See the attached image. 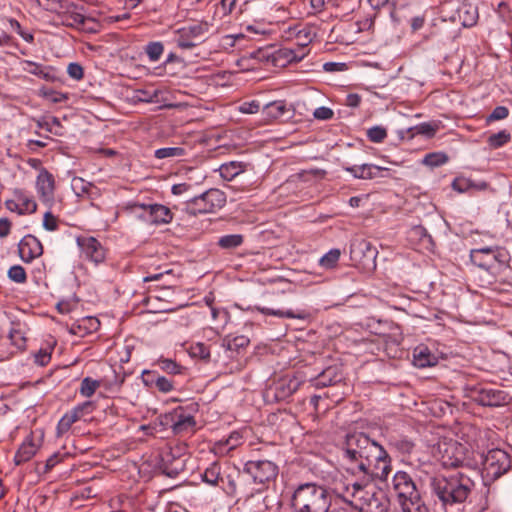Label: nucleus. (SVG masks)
I'll return each instance as SVG.
<instances>
[{
	"instance_id": "nucleus-1",
	"label": "nucleus",
	"mask_w": 512,
	"mask_h": 512,
	"mask_svg": "<svg viewBox=\"0 0 512 512\" xmlns=\"http://www.w3.org/2000/svg\"><path fill=\"white\" fill-rule=\"evenodd\" d=\"M346 470L355 477L364 475L388 476L391 461L386 450L362 432L345 436L340 447Z\"/></svg>"
},
{
	"instance_id": "nucleus-2",
	"label": "nucleus",
	"mask_w": 512,
	"mask_h": 512,
	"mask_svg": "<svg viewBox=\"0 0 512 512\" xmlns=\"http://www.w3.org/2000/svg\"><path fill=\"white\" fill-rule=\"evenodd\" d=\"M387 476L364 475L348 483L338 497L360 512H388L390 501L385 492L373 482L386 480Z\"/></svg>"
},
{
	"instance_id": "nucleus-3",
	"label": "nucleus",
	"mask_w": 512,
	"mask_h": 512,
	"mask_svg": "<svg viewBox=\"0 0 512 512\" xmlns=\"http://www.w3.org/2000/svg\"><path fill=\"white\" fill-rule=\"evenodd\" d=\"M474 487L475 482L462 472L438 474L429 479L431 494L444 509L465 503Z\"/></svg>"
},
{
	"instance_id": "nucleus-4",
	"label": "nucleus",
	"mask_w": 512,
	"mask_h": 512,
	"mask_svg": "<svg viewBox=\"0 0 512 512\" xmlns=\"http://www.w3.org/2000/svg\"><path fill=\"white\" fill-rule=\"evenodd\" d=\"M331 496L323 485L308 482L298 485L291 497L294 512H330Z\"/></svg>"
},
{
	"instance_id": "nucleus-5",
	"label": "nucleus",
	"mask_w": 512,
	"mask_h": 512,
	"mask_svg": "<svg viewBox=\"0 0 512 512\" xmlns=\"http://www.w3.org/2000/svg\"><path fill=\"white\" fill-rule=\"evenodd\" d=\"M511 457L502 449L495 448L489 450L483 457L482 472L485 481H495L506 474L511 468ZM486 491L484 493V502L481 503L480 512L486 511L490 506V497L494 498L496 488L485 482Z\"/></svg>"
},
{
	"instance_id": "nucleus-6",
	"label": "nucleus",
	"mask_w": 512,
	"mask_h": 512,
	"mask_svg": "<svg viewBox=\"0 0 512 512\" xmlns=\"http://www.w3.org/2000/svg\"><path fill=\"white\" fill-rule=\"evenodd\" d=\"M470 259L481 269L495 273L508 267L509 253L499 247H483L472 249Z\"/></svg>"
},
{
	"instance_id": "nucleus-7",
	"label": "nucleus",
	"mask_w": 512,
	"mask_h": 512,
	"mask_svg": "<svg viewBox=\"0 0 512 512\" xmlns=\"http://www.w3.org/2000/svg\"><path fill=\"white\" fill-rule=\"evenodd\" d=\"M225 203L226 196L224 192L219 189L212 188L187 200L184 210L193 216H196L197 214L214 213L221 209Z\"/></svg>"
},
{
	"instance_id": "nucleus-8",
	"label": "nucleus",
	"mask_w": 512,
	"mask_h": 512,
	"mask_svg": "<svg viewBox=\"0 0 512 512\" xmlns=\"http://www.w3.org/2000/svg\"><path fill=\"white\" fill-rule=\"evenodd\" d=\"M377 248L367 239L355 238L350 245V259L353 265L364 272L376 269Z\"/></svg>"
},
{
	"instance_id": "nucleus-9",
	"label": "nucleus",
	"mask_w": 512,
	"mask_h": 512,
	"mask_svg": "<svg viewBox=\"0 0 512 512\" xmlns=\"http://www.w3.org/2000/svg\"><path fill=\"white\" fill-rule=\"evenodd\" d=\"M212 28L207 21H199L177 31L176 44L181 49H192L204 42Z\"/></svg>"
},
{
	"instance_id": "nucleus-10",
	"label": "nucleus",
	"mask_w": 512,
	"mask_h": 512,
	"mask_svg": "<svg viewBox=\"0 0 512 512\" xmlns=\"http://www.w3.org/2000/svg\"><path fill=\"white\" fill-rule=\"evenodd\" d=\"M471 397L479 405L487 407L505 406L512 400L507 391L489 387H474L471 390Z\"/></svg>"
},
{
	"instance_id": "nucleus-11",
	"label": "nucleus",
	"mask_w": 512,
	"mask_h": 512,
	"mask_svg": "<svg viewBox=\"0 0 512 512\" xmlns=\"http://www.w3.org/2000/svg\"><path fill=\"white\" fill-rule=\"evenodd\" d=\"M130 208L134 212L137 209L143 210V212L139 214V217L150 224H168L173 219V213L171 210L162 204L134 203L130 206Z\"/></svg>"
},
{
	"instance_id": "nucleus-12",
	"label": "nucleus",
	"mask_w": 512,
	"mask_h": 512,
	"mask_svg": "<svg viewBox=\"0 0 512 512\" xmlns=\"http://www.w3.org/2000/svg\"><path fill=\"white\" fill-rule=\"evenodd\" d=\"M437 451L441 464L446 468H456L465 460L464 447L457 441H440Z\"/></svg>"
},
{
	"instance_id": "nucleus-13",
	"label": "nucleus",
	"mask_w": 512,
	"mask_h": 512,
	"mask_svg": "<svg viewBox=\"0 0 512 512\" xmlns=\"http://www.w3.org/2000/svg\"><path fill=\"white\" fill-rule=\"evenodd\" d=\"M243 472L251 476L254 483L265 484L276 478L278 467L269 460L248 461Z\"/></svg>"
},
{
	"instance_id": "nucleus-14",
	"label": "nucleus",
	"mask_w": 512,
	"mask_h": 512,
	"mask_svg": "<svg viewBox=\"0 0 512 512\" xmlns=\"http://www.w3.org/2000/svg\"><path fill=\"white\" fill-rule=\"evenodd\" d=\"M392 489L395 492L400 505L420 496L413 479L404 471H398L394 474L392 479Z\"/></svg>"
},
{
	"instance_id": "nucleus-15",
	"label": "nucleus",
	"mask_w": 512,
	"mask_h": 512,
	"mask_svg": "<svg viewBox=\"0 0 512 512\" xmlns=\"http://www.w3.org/2000/svg\"><path fill=\"white\" fill-rule=\"evenodd\" d=\"M390 445L401 455L402 460L413 467H420L424 461L416 444L407 437L393 438Z\"/></svg>"
},
{
	"instance_id": "nucleus-16",
	"label": "nucleus",
	"mask_w": 512,
	"mask_h": 512,
	"mask_svg": "<svg viewBox=\"0 0 512 512\" xmlns=\"http://www.w3.org/2000/svg\"><path fill=\"white\" fill-rule=\"evenodd\" d=\"M301 384L297 377H283L268 388L267 397H272L276 402L285 401L299 389Z\"/></svg>"
},
{
	"instance_id": "nucleus-17",
	"label": "nucleus",
	"mask_w": 512,
	"mask_h": 512,
	"mask_svg": "<svg viewBox=\"0 0 512 512\" xmlns=\"http://www.w3.org/2000/svg\"><path fill=\"white\" fill-rule=\"evenodd\" d=\"M166 418L170 419L172 431L176 435L191 433L195 430L194 416L187 413L183 407L175 408Z\"/></svg>"
},
{
	"instance_id": "nucleus-18",
	"label": "nucleus",
	"mask_w": 512,
	"mask_h": 512,
	"mask_svg": "<svg viewBox=\"0 0 512 512\" xmlns=\"http://www.w3.org/2000/svg\"><path fill=\"white\" fill-rule=\"evenodd\" d=\"M77 244L87 259L98 264L105 259V249L94 237H78Z\"/></svg>"
},
{
	"instance_id": "nucleus-19",
	"label": "nucleus",
	"mask_w": 512,
	"mask_h": 512,
	"mask_svg": "<svg viewBox=\"0 0 512 512\" xmlns=\"http://www.w3.org/2000/svg\"><path fill=\"white\" fill-rule=\"evenodd\" d=\"M18 252L24 262H31L43 254V246L38 238L33 235L24 236L19 245Z\"/></svg>"
},
{
	"instance_id": "nucleus-20",
	"label": "nucleus",
	"mask_w": 512,
	"mask_h": 512,
	"mask_svg": "<svg viewBox=\"0 0 512 512\" xmlns=\"http://www.w3.org/2000/svg\"><path fill=\"white\" fill-rule=\"evenodd\" d=\"M36 189L43 202H51L54 198V176L47 170L41 169L36 179Z\"/></svg>"
},
{
	"instance_id": "nucleus-21",
	"label": "nucleus",
	"mask_w": 512,
	"mask_h": 512,
	"mask_svg": "<svg viewBox=\"0 0 512 512\" xmlns=\"http://www.w3.org/2000/svg\"><path fill=\"white\" fill-rule=\"evenodd\" d=\"M456 19L463 27L469 28L475 26L479 19L477 6L469 2H462L456 10V16L453 18L454 21Z\"/></svg>"
},
{
	"instance_id": "nucleus-22",
	"label": "nucleus",
	"mask_w": 512,
	"mask_h": 512,
	"mask_svg": "<svg viewBox=\"0 0 512 512\" xmlns=\"http://www.w3.org/2000/svg\"><path fill=\"white\" fill-rule=\"evenodd\" d=\"M342 380V373L337 366H329L313 379L316 388L334 385Z\"/></svg>"
},
{
	"instance_id": "nucleus-23",
	"label": "nucleus",
	"mask_w": 512,
	"mask_h": 512,
	"mask_svg": "<svg viewBox=\"0 0 512 512\" xmlns=\"http://www.w3.org/2000/svg\"><path fill=\"white\" fill-rule=\"evenodd\" d=\"M143 376L147 385H154L162 393H169L174 389L172 380L157 374L155 371H144Z\"/></svg>"
},
{
	"instance_id": "nucleus-24",
	"label": "nucleus",
	"mask_w": 512,
	"mask_h": 512,
	"mask_svg": "<svg viewBox=\"0 0 512 512\" xmlns=\"http://www.w3.org/2000/svg\"><path fill=\"white\" fill-rule=\"evenodd\" d=\"M409 240L412 242L418 241L422 248L430 250L434 247L432 236L427 232L426 228L422 225L413 226L409 231Z\"/></svg>"
},
{
	"instance_id": "nucleus-25",
	"label": "nucleus",
	"mask_w": 512,
	"mask_h": 512,
	"mask_svg": "<svg viewBox=\"0 0 512 512\" xmlns=\"http://www.w3.org/2000/svg\"><path fill=\"white\" fill-rule=\"evenodd\" d=\"M307 44H302L298 47L297 50L291 48H282L279 49L273 56V61H277L280 59L285 60L287 63L298 62L301 61L306 52L304 51Z\"/></svg>"
},
{
	"instance_id": "nucleus-26",
	"label": "nucleus",
	"mask_w": 512,
	"mask_h": 512,
	"mask_svg": "<svg viewBox=\"0 0 512 512\" xmlns=\"http://www.w3.org/2000/svg\"><path fill=\"white\" fill-rule=\"evenodd\" d=\"M242 436L239 432H232L225 440H219L214 443L213 450L216 454L224 455L235 449L241 443Z\"/></svg>"
},
{
	"instance_id": "nucleus-27",
	"label": "nucleus",
	"mask_w": 512,
	"mask_h": 512,
	"mask_svg": "<svg viewBox=\"0 0 512 512\" xmlns=\"http://www.w3.org/2000/svg\"><path fill=\"white\" fill-rule=\"evenodd\" d=\"M246 166L245 163L240 161H230L222 164L218 171L224 180L231 181L240 173H243L246 170Z\"/></svg>"
},
{
	"instance_id": "nucleus-28",
	"label": "nucleus",
	"mask_w": 512,
	"mask_h": 512,
	"mask_svg": "<svg viewBox=\"0 0 512 512\" xmlns=\"http://www.w3.org/2000/svg\"><path fill=\"white\" fill-rule=\"evenodd\" d=\"M37 451V446L33 442L32 439H27L22 443V445L17 450L14 456V462L16 465H21L27 461H29Z\"/></svg>"
},
{
	"instance_id": "nucleus-29",
	"label": "nucleus",
	"mask_w": 512,
	"mask_h": 512,
	"mask_svg": "<svg viewBox=\"0 0 512 512\" xmlns=\"http://www.w3.org/2000/svg\"><path fill=\"white\" fill-rule=\"evenodd\" d=\"M14 198L19 202L22 214L34 213L37 209V204L32 196L23 190L16 188L13 190Z\"/></svg>"
},
{
	"instance_id": "nucleus-30",
	"label": "nucleus",
	"mask_w": 512,
	"mask_h": 512,
	"mask_svg": "<svg viewBox=\"0 0 512 512\" xmlns=\"http://www.w3.org/2000/svg\"><path fill=\"white\" fill-rule=\"evenodd\" d=\"M414 364L419 368L429 367L435 364L436 358L427 347H417L414 350Z\"/></svg>"
},
{
	"instance_id": "nucleus-31",
	"label": "nucleus",
	"mask_w": 512,
	"mask_h": 512,
	"mask_svg": "<svg viewBox=\"0 0 512 512\" xmlns=\"http://www.w3.org/2000/svg\"><path fill=\"white\" fill-rule=\"evenodd\" d=\"M256 309L264 315H272L279 318H290V319H305L307 317V313L305 311L294 312L292 310H281V309H272L267 307H259Z\"/></svg>"
},
{
	"instance_id": "nucleus-32",
	"label": "nucleus",
	"mask_w": 512,
	"mask_h": 512,
	"mask_svg": "<svg viewBox=\"0 0 512 512\" xmlns=\"http://www.w3.org/2000/svg\"><path fill=\"white\" fill-rule=\"evenodd\" d=\"M78 8V5L71 0H54L52 6L48 7V11L64 18L67 14L72 13V10Z\"/></svg>"
},
{
	"instance_id": "nucleus-33",
	"label": "nucleus",
	"mask_w": 512,
	"mask_h": 512,
	"mask_svg": "<svg viewBox=\"0 0 512 512\" xmlns=\"http://www.w3.org/2000/svg\"><path fill=\"white\" fill-rule=\"evenodd\" d=\"M8 337L11 341V344L18 350H24L26 348L25 332L19 323H12Z\"/></svg>"
},
{
	"instance_id": "nucleus-34",
	"label": "nucleus",
	"mask_w": 512,
	"mask_h": 512,
	"mask_svg": "<svg viewBox=\"0 0 512 512\" xmlns=\"http://www.w3.org/2000/svg\"><path fill=\"white\" fill-rule=\"evenodd\" d=\"M154 366H157L163 372L172 375H180L184 371V367L179 365L172 359L160 357L155 363Z\"/></svg>"
},
{
	"instance_id": "nucleus-35",
	"label": "nucleus",
	"mask_w": 512,
	"mask_h": 512,
	"mask_svg": "<svg viewBox=\"0 0 512 512\" xmlns=\"http://www.w3.org/2000/svg\"><path fill=\"white\" fill-rule=\"evenodd\" d=\"M439 126L436 123L423 122L414 127L408 129V132L411 134V137L415 135H424L427 138H431L437 132Z\"/></svg>"
},
{
	"instance_id": "nucleus-36",
	"label": "nucleus",
	"mask_w": 512,
	"mask_h": 512,
	"mask_svg": "<svg viewBox=\"0 0 512 512\" xmlns=\"http://www.w3.org/2000/svg\"><path fill=\"white\" fill-rule=\"evenodd\" d=\"M250 343V339L247 336L239 335L233 338L226 337L223 340V347L230 351L240 352L241 349H245Z\"/></svg>"
},
{
	"instance_id": "nucleus-37",
	"label": "nucleus",
	"mask_w": 512,
	"mask_h": 512,
	"mask_svg": "<svg viewBox=\"0 0 512 512\" xmlns=\"http://www.w3.org/2000/svg\"><path fill=\"white\" fill-rule=\"evenodd\" d=\"M80 419L81 417H79L73 409L68 411L62 416V418L58 422L57 434L62 435L68 432L71 426Z\"/></svg>"
},
{
	"instance_id": "nucleus-38",
	"label": "nucleus",
	"mask_w": 512,
	"mask_h": 512,
	"mask_svg": "<svg viewBox=\"0 0 512 512\" xmlns=\"http://www.w3.org/2000/svg\"><path fill=\"white\" fill-rule=\"evenodd\" d=\"M449 157L445 152H431L424 156L422 163L431 168L439 167L448 162Z\"/></svg>"
},
{
	"instance_id": "nucleus-39",
	"label": "nucleus",
	"mask_w": 512,
	"mask_h": 512,
	"mask_svg": "<svg viewBox=\"0 0 512 512\" xmlns=\"http://www.w3.org/2000/svg\"><path fill=\"white\" fill-rule=\"evenodd\" d=\"M244 241L241 234L224 235L219 238L218 245L223 249H233L239 247Z\"/></svg>"
},
{
	"instance_id": "nucleus-40",
	"label": "nucleus",
	"mask_w": 512,
	"mask_h": 512,
	"mask_svg": "<svg viewBox=\"0 0 512 512\" xmlns=\"http://www.w3.org/2000/svg\"><path fill=\"white\" fill-rule=\"evenodd\" d=\"M220 465L217 462L212 463L208 468L205 469L202 480L210 485H217L220 479Z\"/></svg>"
},
{
	"instance_id": "nucleus-41",
	"label": "nucleus",
	"mask_w": 512,
	"mask_h": 512,
	"mask_svg": "<svg viewBox=\"0 0 512 512\" xmlns=\"http://www.w3.org/2000/svg\"><path fill=\"white\" fill-rule=\"evenodd\" d=\"M184 155H185V149L182 147L159 148L154 153V156L157 159L176 158V157H182Z\"/></svg>"
},
{
	"instance_id": "nucleus-42",
	"label": "nucleus",
	"mask_w": 512,
	"mask_h": 512,
	"mask_svg": "<svg viewBox=\"0 0 512 512\" xmlns=\"http://www.w3.org/2000/svg\"><path fill=\"white\" fill-rule=\"evenodd\" d=\"M144 51L150 61L156 62L160 59L161 55L163 54L164 46L160 41H153L149 42L145 46Z\"/></svg>"
},
{
	"instance_id": "nucleus-43",
	"label": "nucleus",
	"mask_w": 512,
	"mask_h": 512,
	"mask_svg": "<svg viewBox=\"0 0 512 512\" xmlns=\"http://www.w3.org/2000/svg\"><path fill=\"white\" fill-rule=\"evenodd\" d=\"M62 24L68 27H78L85 24L86 17L76 10H72V13L67 14L64 18H60Z\"/></svg>"
},
{
	"instance_id": "nucleus-44",
	"label": "nucleus",
	"mask_w": 512,
	"mask_h": 512,
	"mask_svg": "<svg viewBox=\"0 0 512 512\" xmlns=\"http://www.w3.org/2000/svg\"><path fill=\"white\" fill-rule=\"evenodd\" d=\"M264 111L268 117L277 119L286 112V105L282 101L271 102L265 105Z\"/></svg>"
},
{
	"instance_id": "nucleus-45",
	"label": "nucleus",
	"mask_w": 512,
	"mask_h": 512,
	"mask_svg": "<svg viewBox=\"0 0 512 512\" xmlns=\"http://www.w3.org/2000/svg\"><path fill=\"white\" fill-rule=\"evenodd\" d=\"M400 506L402 512H429V509L423 502L421 496L411 501L405 502Z\"/></svg>"
},
{
	"instance_id": "nucleus-46",
	"label": "nucleus",
	"mask_w": 512,
	"mask_h": 512,
	"mask_svg": "<svg viewBox=\"0 0 512 512\" xmlns=\"http://www.w3.org/2000/svg\"><path fill=\"white\" fill-rule=\"evenodd\" d=\"M99 386L100 382L98 380H94L90 377H85L81 381L80 393L84 397H91Z\"/></svg>"
},
{
	"instance_id": "nucleus-47",
	"label": "nucleus",
	"mask_w": 512,
	"mask_h": 512,
	"mask_svg": "<svg viewBox=\"0 0 512 512\" xmlns=\"http://www.w3.org/2000/svg\"><path fill=\"white\" fill-rule=\"evenodd\" d=\"M340 255L339 249H331L320 259V265L327 269L333 268L338 263Z\"/></svg>"
},
{
	"instance_id": "nucleus-48",
	"label": "nucleus",
	"mask_w": 512,
	"mask_h": 512,
	"mask_svg": "<svg viewBox=\"0 0 512 512\" xmlns=\"http://www.w3.org/2000/svg\"><path fill=\"white\" fill-rule=\"evenodd\" d=\"M511 139L510 133L505 130L499 131L498 133L492 134L488 138V144L492 148H499L506 143H508Z\"/></svg>"
},
{
	"instance_id": "nucleus-49",
	"label": "nucleus",
	"mask_w": 512,
	"mask_h": 512,
	"mask_svg": "<svg viewBox=\"0 0 512 512\" xmlns=\"http://www.w3.org/2000/svg\"><path fill=\"white\" fill-rule=\"evenodd\" d=\"M498 17L507 25H512V9L507 2L501 1L495 9Z\"/></svg>"
},
{
	"instance_id": "nucleus-50",
	"label": "nucleus",
	"mask_w": 512,
	"mask_h": 512,
	"mask_svg": "<svg viewBox=\"0 0 512 512\" xmlns=\"http://www.w3.org/2000/svg\"><path fill=\"white\" fill-rule=\"evenodd\" d=\"M8 277L10 280L16 283H25L27 275L25 269L20 265H14L8 270Z\"/></svg>"
},
{
	"instance_id": "nucleus-51",
	"label": "nucleus",
	"mask_w": 512,
	"mask_h": 512,
	"mask_svg": "<svg viewBox=\"0 0 512 512\" xmlns=\"http://www.w3.org/2000/svg\"><path fill=\"white\" fill-rule=\"evenodd\" d=\"M367 137L371 142L381 143L387 137V131L381 126H374L368 129Z\"/></svg>"
},
{
	"instance_id": "nucleus-52",
	"label": "nucleus",
	"mask_w": 512,
	"mask_h": 512,
	"mask_svg": "<svg viewBox=\"0 0 512 512\" xmlns=\"http://www.w3.org/2000/svg\"><path fill=\"white\" fill-rule=\"evenodd\" d=\"M473 185L474 181L465 177H457L452 182V188L459 193L467 192Z\"/></svg>"
},
{
	"instance_id": "nucleus-53",
	"label": "nucleus",
	"mask_w": 512,
	"mask_h": 512,
	"mask_svg": "<svg viewBox=\"0 0 512 512\" xmlns=\"http://www.w3.org/2000/svg\"><path fill=\"white\" fill-rule=\"evenodd\" d=\"M29 68H26V70L36 76H39L44 79H49L50 75L49 72L46 71V67H44L41 64L26 60L24 62Z\"/></svg>"
},
{
	"instance_id": "nucleus-54",
	"label": "nucleus",
	"mask_w": 512,
	"mask_h": 512,
	"mask_svg": "<svg viewBox=\"0 0 512 512\" xmlns=\"http://www.w3.org/2000/svg\"><path fill=\"white\" fill-rule=\"evenodd\" d=\"M191 355L203 360H208L210 358V350L205 344L196 343L191 346Z\"/></svg>"
},
{
	"instance_id": "nucleus-55",
	"label": "nucleus",
	"mask_w": 512,
	"mask_h": 512,
	"mask_svg": "<svg viewBox=\"0 0 512 512\" xmlns=\"http://www.w3.org/2000/svg\"><path fill=\"white\" fill-rule=\"evenodd\" d=\"M508 115H509V110L507 107L497 106L493 109L491 114L489 116H487L486 122L491 123L493 121L503 120V119L507 118Z\"/></svg>"
},
{
	"instance_id": "nucleus-56",
	"label": "nucleus",
	"mask_w": 512,
	"mask_h": 512,
	"mask_svg": "<svg viewBox=\"0 0 512 512\" xmlns=\"http://www.w3.org/2000/svg\"><path fill=\"white\" fill-rule=\"evenodd\" d=\"M67 73L72 79L77 81L81 80L84 76L83 67L76 62H72L68 65Z\"/></svg>"
},
{
	"instance_id": "nucleus-57",
	"label": "nucleus",
	"mask_w": 512,
	"mask_h": 512,
	"mask_svg": "<svg viewBox=\"0 0 512 512\" xmlns=\"http://www.w3.org/2000/svg\"><path fill=\"white\" fill-rule=\"evenodd\" d=\"M365 170L363 171V176H361V179H373L377 176H379V173L383 170H386L385 168H382L377 165L373 164H364Z\"/></svg>"
},
{
	"instance_id": "nucleus-58",
	"label": "nucleus",
	"mask_w": 512,
	"mask_h": 512,
	"mask_svg": "<svg viewBox=\"0 0 512 512\" xmlns=\"http://www.w3.org/2000/svg\"><path fill=\"white\" fill-rule=\"evenodd\" d=\"M95 405L92 401H85L73 408L79 417H83L93 412Z\"/></svg>"
},
{
	"instance_id": "nucleus-59",
	"label": "nucleus",
	"mask_w": 512,
	"mask_h": 512,
	"mask_svg": "<svg viewBox=\"0 0 512 512\" xmlns=\"http://www.w3.org/2000/svg\"><path fill=\"white\" fill-rule=\"evenodd\" d=\"M43 227L48 231H55L58 228L57 218L50 211L44 214Z\"/></svg>"
},
{
	"instance_id": "nucleus-60",
	"label": "nucleus",
	"mask_w": 512,
	"mask_h": 512,
	"mask_svg": "<svg viewBox=\"0 0 512 512\" xmlns=\"http://www.w3.org/2000/svg\"><path fill=\"white\" fill-rule=\"evenodd\" d=\"M239 110L244 114H255L260 110V103L257 100L244 102L241 104Z\"/></svg>"
},
{
	"instance_id": "nucleus-61",
	"label": "nucleus",
	"mask_w": 512,
	"mask_h": 512,
	"mask_svg": "<svg viewBox=\"0 0 512 512\" xmlns=\"http://www.w3.org/2000/svg\"><path fill=\"white\" fill-rule=\"evenodd\" d=\"M333 115V110L325 106L318 107L313 113V116L318 120H329Z\"/></svg>"
},
{
	"instance_id": "nucleus-62",
	"label": "nucleus",
	"mask_w": 512,
	"mask_h": 512,
	"mask_svg": "<svg viewBox=\"0 0 512 512\" xmlns=\"http://www.w3.org/2000/svg\"><path fill=\"white\" fill-rule=\"evenodd\" d=\"M11 26L15 29V31L21 36L23 40L28 43H32L34 41V36L32 33L25 32L20 23L17 20H11Z\"/></svg>"
},
{
	"instance_id": "nucleus-63",
	"label": "nucleus",
	"mask_w": 512,
	"mask_h": 512,
	"mask_svg": "<svg viewBox=\"0 0 512 512\" xmlns=\"http://www.w3.org/2000/svg\"><path fill=\"white\" fill-rule=\"evenodd\" d=\"M137 97L140 101L145 102H154L155 99L158 97V92L154 91L152 94L145 90H138L137 91Z\"/></svg>"
},
{
	"instance_id": "nucleus-64",
	"label": "nucleus",
	"mask_w": 512,
	"mask_h": 512,
	"mask_svg": "<svg viewBox=\"0 0 512 512\" xmlns=\"http://www.w3.org/2000/svg\"><path fill=\"white\" fill-rule=\"evenodd\" d=\"M51 359L50 353H48L46 350H40L35 355V362L41 366H45Z\"/></svg>"
}]
</instances>
